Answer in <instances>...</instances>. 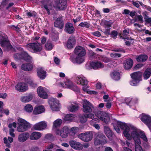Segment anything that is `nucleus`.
Listing matches in <instances>:
<instances>
[{
  "mask_svg": "<svg viewBox=\"0 0 151 151\" xmlns=\"http://www.w3.org/2000/svg\"><path fill=\"white\" fill-rule=\"evenodd\" d=\"M51 32L53 33L52 36V40L56 41L59 39L58 32L56 31L54 29H52Z\"/></svg>",
  "mask_w": 151,
  "mask_h": 151,
  "instance_id": "36",
  "label": "nucleus"
},
{
  "mask_svg": "<svg viewBox=\"0 0 151 151\" xmlns=\"http://www.w3.org/2000/svg\"><path fill=\"white\" fill-rule=\"evenodd\" d=\"M60 85L63 88H69L72 90L74 91L78 92L79 91V88L76 86L74 85L73 83L70 81H68L65 83V86L62 83H60Z\"/></svg>",
  "mask_w": 151,
  "mask_h": 151,
  "instance_id": "6",
  "label": "nucleus"
},
{
  "mask_svg": "<svg viewBox=\"0 0 151 151\" xmlns=\"http://www.w3.org/2000/svg\"><path fill=\"white\" fill-rule=\"evenodd\" d=\"M56 6L60 10L65 9L67 6L66 0H59L56 3Z\"/></svg>",
  "mask_w": 151,
  "mask_h": 151,
  "instance_id": "24",
  "label": "nucleus"
},
{
  "mask_svg": "<svg viewBox=\"0 0 151 151\" xmlns=\"http://www.w3.org/2000/svg\"><path fill=\"white\" fill-rule=\"evenodd\" d=\"M29 137V133L25 132L20 134L18 137V141L21 142L25 141Z\"/></svg>",
  "mask_w": 151,
  "mask_h": 151,
  "instance_id": "27",
  "label": "nucleus"
},
{
  "mask_svg": "<svg viewBox=\"0 0 151 151\" xmlns=\"http://www.w3.org/2000/svg\"><path fill=\"white\" fill-rule=\"evenodd\" d=\"M140 137L142 138L145 142L147 141V139L145 133L142 131H141L139 133V139Z\"/></svg>",
  "mask_w": 151,
  "mask_h": 151,
  "instance_id": "42",
  "label": "nucleus"
},
{
  "mask_svg": "<svg viewBox=\"0 0 151 151\" xmlns=\"http://www.w3.org/2000/svg\"><path fill=\"white\" fill-rule=\"evenodd\" d=\"M30 128V124L27 122L23 124H20L17 127V130L18 132H22L27 130Z\"/></svg>",
  "mask_w": 151,
  "mask_h": 151,
  "instance_id": "20",
  "label": "nucleus"
},
{
  "mask_svg": "<svg viewBox=\"0 0 151 151\" xmlns=\"http://www.w3.org/2000/svg\"><path fill=\"white\" fill-rule=\"evenodd\" d=\"M105 31L103 32L104 33V35H106V36L108 37L109 35H110V30L111 28L109 27H105Z\"/></svg>",
  "mask_w": 151,
  "mask_h": 151,
  "instance_id": "49",
  "label": "nucleus"
},
{
  "mask_svg": "<svg viewBox=\"0 0 151 151\" xmlns=\"http://www.w3.org/2000/svg\"><path fill=\"white\" fill-rule=\"evenodd\" d=\"M106 143V138L101 133H99L94 139V144L96 146L100 145H103Z\"/></svg>",
  "mask_w": 151,
  "mask_h": 151,
  "instance_id": "4",
  "label": "nucleus"
},
{
  "mask_svg": "<svg viewBox=\"0 0 151 151\" xmlns=\"http://www.w3.org/2000/svg\"><path fill=\"white\" fill-rule=\"evenodd\" d=\"M46 88L40 86L37 88V92L38 95L40 98L43 99L48 98V94L46 91Z\"/></svg>",
  "mask_w": 151,
  "mask_h": 151,
  "instance_id": "12",
  "label": "nucleus"
},
{
  "mask_svg": "<svg viewBox=\"0 0 151 151\" xmlns=\"http://www.w3.org/2000/svg\"><path fill=\"white\" fill-rule=\"evenodd\" d=\"M97 117L101 120L107 123L109 121V118L107 114L103 111H99L95 114Z\"/></svg>",
  "mask_w": 151,
  "mask_h": 151,
  "instance_id": "8",
  "label": "nucleus"
},
{
  "mask_svg": "<svg viewBox=\"0 0 151 151\" xmlns=\"http://www.w3.org/2000/svg\"><path fill=\"white\" fill-rule=\"evenodd\" d=\"M87 118H89L91 119H93L94 117V115L92 113H90L86 115Z\"/></svg>",
  "mask_w": 151,
  "mask_h": 151,
  "instance_id": "62",
  "label": "nucleus"
},
{
  "mask_svg": "<svg viewBox=\"0 0 151 151\" xmlns=\"http://www.w3.org/2000/svg\"><path fill=\"white\" fill-rule=\"evenodd\" d=\"M33 68V64L30 63H24L21 65L22 69L26 71H31Z\"/></svg>",
  "mask_w": 151,
  "mask_h": 151,
  "instance_id": "26",
  "label": "nucleus"
},
{
  "mask_svg": "<svg viewBox=\"0 0 151 151\" xmlns=\"http://www.w3.org/2000/svg\"><path fill=\"white\" fill-rule=\"evenodd\" d=\"M33 97V95L32 94L29 93L27 96L22 97L21 98V101L23 102H28L32 100Z\"/></svg>",
  "mask_w": 151,
  "mask_h": 151,
  "instance_id": "34",
  "label": "nucleus"
},
{
  "mask_svg": "<svg viewBox=\"0 0 151 151\" xmlns=\"http://www.w3.org/2000/svg\"><path fill=\"white\" fill-rule=\"evenodd\" d=\"M78 26H81L82 27H85L86 28H88L90 26V24L87 22H81L79 25Z\"/></svg>",
  "mask_w": 151,
  "mask_h": 151,
  "instance_id": "47",
  "label": "nucleus"
},
{
  "mask_svg": "<svg viewBox=\"0 0 151 151\" xmlns=\"http://www.w3.org/2000/svg\"><path fill=\"white\" fill-rule=\"evenodd\" d=\"M76 82L78 84L81 85L83 86V87L82 88L83 90L88 94L89 91L86 88L88 84V81L86 79L81 77H78L77 78Z\"/></svg>",
  "mask_w": 151,
  "mask_h": 151,
  "instance_id": "7",
  "label": "nucleus"
},
{
  "mask_svg": "<svg viewBox=\"0 0 151 151\" xmlns=\"http://www.w3.org/2000/svg\"><path fill=\"white\" fill-rule=\"evenodd\" d=\"M114 127L118 133H120L121 131L119 129L120 127L121 129L124 130L123 133L126 138L129 140L132 139L130 134H129L130 129L127 123L118 121L116 123V124L114 125Z\"/></svg>",
  "mask_w": 151,
  "mask_h": 151,
  "instance_id": "1",
  "label": "nucleus"
},
{
  "mask_svg": "<svg viewBox=\"0 0 151 151\" xmlns=\"http://www.w3.org/2000/svg\"><path fill=\"white\" fill-rule=\"evenodd\" d=\"M148 58V56L146 55L141 54L136 58V60L139 62H144L147 60Z\"/></svg>",
  "mask_w": 151,
  "mask_h": 151,
  "instance_id": "33",
  "label": "nucleus"
},
{
  "mask_svg": "<svg viewBox=\"0 0 151 151\" xmlns=\"http://www.w3.org/2000/svg\"><path fill=\"white\" fill-rule=\"evenodd\" d=\"M73 115L71 114H67L65 116L64 119L65 121H70L73 119Z\"/></svg>",
  "mask_w": 151,
  "mask_h": 151,
  "instance_id": "45",
  "label": "nucleus"
},
{
  "mask_svg": "<svg viewBox=\"0 0 151 151\" xmlns=\"http://www.w3.org/2000/svg\"><path fill=\"white\" fill-rule=\"evenodd\" d=\"M133 63V60L131 58L126 59L125 62L124 63V67L126 70L130 69L132 67Z\"/></svg>",
  "mask_w": 151,
  "mask_h": 151,
  "instance_id": "28",
  "label": "nucleus"
},
{
  "mask_svg": "<svg viewBox=\"0 0 151 151\" xmlns=\"http://www.w3.org/2000/svg\"><path fill=\"white\" fill-rule=\"evenodd\" d=\"M130 76L132 80L130 83L132 86H137L139 82L142 80V73L140 71L134 72L132 73Z\"/></svg>",
  "mask_w": 151,
  "mask_h": 151,
  "instance_id": "3",
  "label": "nucleus"
},
{
  "mask_svg": "<svg viewBox=\"0 0 151 151\" xmlns=\"http://www.w3.org/2000/svg\"><path fill=\"white\" fill-rule=\"evenodd\" d=\"M8 37L4 33L0 31V45H3L8 42Z\"/></svg>",
  "mask_w": 151,
  "mask_h": 151,
  "instance_id": "25",
  "label": "nucleus"
},
{
  "mask_svg": "<svg viewBox=\"0 0 151 151\" xmlns=\"http://www.w3.org/2000/svg\"><path fill=\"white\" fill-rule=\"evenodd\" d=\"M69 132V129L68 127L66 126L64 127L61 131L58 130L57 133H60V136L63 138H66L68 135Z\"/></svg>",
  "mask_w": 151,
  "mask_h": 151,
  "instance_id": "22",
  "label": "nucleus"
},
{
  "mask_svg": "<svg viewBox=\"0 0 151 151\" xmlns=\"http://www.w3.org/2000/svg\"><path fill=\"white\" fill-rule=\"evenodd\" d=\"M14 129L11 128L9 129V134L12 137H14L15 135V134L14 133Z\"/></svg>",
  "mask_w": 151,
  "mask_h": 151,
  "instance_id": "57",
  "label": "nucleus"
},
{
  "mask_svg": "<svg viewBox=\"0 0 151 151\" xmlns=\"http://www.w3.org/2000/svg\"><path fill=\"white\" fill-rule=\"evenodd\" d=\"M75 54L80 56H84L86 54V51L83 47L81 46H76L74 50Z\"/></svg>",
  "mask_w": 151,
  "mask_h": 151,
  "instance_id": "15",
  "label": "nucleus"
},
{
  "mask_svg": "<svg viewBox=\"0 0 151 151\" xmlns=\"http://www.w3.org/2000/svg\"><path fill=\"white\" fill-rule=\"evenodd\" d=\"M27 83L31 86L34 88H35L37 86V84L35 83L33 81L30 79L27 80Z\"/></svg>",
  "mask_w": 151,
  "mask_h": 151,
  "instance_id": "39",
  "label": "nucleus"
},
{
  "mask_svg": "<svg viewBox=\"0 0 151 151\" xmlns=\"http://www.w3.org/2000/svg\"><path fill=\"white\" fill-rule=\"evenodd\" d=\"M151 75V68H147L144 72L143 77L144 79H147Z\"/></svg>",
  "mask_w": 151,
  "mask_h": 151,
  "instance_id": "35",
  "label": "nucleus"
},
{
  "mask_svg": "<svg viewBox=\"0 0 151 151\" xmlns=\"http://www.w3.org/2000/svg\"><path fill=\"white\" fill-rule=\"evenodd\" d=\"M79 107L78 104H72L70 106V111L71 112H74L78 109Z\"/></svg>",
  "mask_w": 151,
  "mask_h": 151,
  "instance_id": "41",
  "label": "nucleus"
},
{
  "mask_svg": "<svg viewBox=\"0 0 151 151\" xmlns=\"http://www.w3.org/2000/svg\"><path fill=\"white\" fill-rule=\"evenodd\" d=\"M87 117L85 116L82 115L80 117V122L82 123H85L87 121Z\"/></svg>",
  "mask_w": 151,
  "mask_h": 151,
  "instance_id": "51",
  "label": "nucleus"
},
{
  "mask_svg": "<svg viewBox=\"0 0 151 151\" xmlns=\"http://www.w3.org/2000/svg\"><path fill=\"white\" fill-rule=\"evenodd\" d=\"M82 57L78 56L76 57V61L77 63H81L83 62L84 60Z\"/></svg>",
  "mask_w": 151,
  "mask_h": 151,
  "instance_id": "52",
  "label": "nucleus"
},
{
  "mask_svg": "<svg viewBox=\"0 0 151 151\" xmlns=\"http://www.w3.org/2000/svg\"><path fill=\"white\" fill-rule=\"evenodd\" d=\"M24 60L27 62H31L32 61V58L29 55L24 58Z\"/></svg>",
  "mask_w": 151,
  "mask_h": 151,
  "instance_id": "58",
  "label": "nucleus"
},
{
  "mask_svg": "<svg viewBox=\"0 0 151 151\" xmlns=\"http://www.w3.org/2000/svg\"><path fill=\"white\" fill-rule=\"evenodd\" d=\"M118 32L116 30H113L111 31L110 34L111 37L113 38L114 39H115L118 35Z\"/></svg>",
  "mask_w": 151,
  "mask_h": 151,
  "instance_id": "48",
  "label": "nucleus"
},
{
  "mask_svg": "<svg viewBox=\"0 0 151 151\" xmlns=\"http://www.w3.org/2000/svg\"><path fill=\"white\" fill-rule=\"evenodd\" d=\"M143 65V64L142 63L138 64L135 66L134 68V69L135 70H137L142 67Z\"/></svg>",
  "mask_w": 151,
  "mask_h": 151,
  "instance_id": "61",
  "label": "nucleus"
},
{
  "mask_svg": "<svg viewBox=\"0 0 151 151\" xmlns=\"http://www.w3.org/2000/svg\"><path fill=\"white\" fill-rule=\"evenodd\" d=\"M25 110L28 113H30L33 110V107L31 105L28 104H27L24 108Z\"/></svg>",
  "mask_w": 151,
  "mask_h": 151,
  "instance_id": "40",
  "label": "nucleus"
},
{
  "mask_svg": "<svg viewBox=\"0 0 151 151\" xmlns=\"http://www.w3.org/2000/svg\"><path fill=\"white\" fill-rule=\"evenodd\" d=\"M104 24L105 26V27H106L107 28H110L111 27V24H110V22L108 21H105Z\"/></svg>",
  "mask_w": 151,
  "mask_h": 151,
  "instance_id": "64",
  "label": "nucleus"
},
{
  "mask_svg": "<svg viewBox=\"0 0 151 151\" xmlns=\"http://www.w3.org/2000/svg\"><path fill=\"white\" fill-rule=\"evenodd\" d=\"M114 51L115 52H122L124 53L125 50L122 48H116L114 50Z\"/></svg>",
  "mask_w": 151,
  "mask_h": 151,
  "instance_id": "55",
  "label": "nucleus"
},
{
  "mask_svg": "<svg viewBox=\"0 0 151 151\" xmlns=\"http://www.w3.org/2000/svg\"><path fill=\"white\" fill-rule=\"evenodd\" d=\"M78 137L83 141L88 142L92 139L93 135L91 132L89 131L80 134L78 135Z\"/></svg>",
  "mask_w": 151,
  "mask_h": 151,
  "instance_id": "5",
  "label": "nucleus"
},
{
  "mask_svg": "<svg viewBox=\"0 0 151 151\" xmlns=\"http://www.w3.org/2000/svg\"><path fill=\"white\" fill-rule=\"evenodd\" d=\"M2 47H6L8 50H12L13 48L12 46L9 43V42L8 41V42L6 44L4 45H1Z\"/></svg>",
  "mask_w": 151,
  "mask_h": 151,
  "instance_id": "46",
  "label": "nucleus"
},
{
  "mask_svg": "<svg viewBox=\"0 0 151 151\" xmlns=\"http://www.w3.org/2000/svg\"><path fill=\"white\" fill-rule=\"evenodd\" d=\"M45 49L47 50H51L53 47L52 44L50 42H47L45 45Z\"/></svg>",
  "mask_w": 151,
  "mask_h": 151,
  "instance_id": "43",
  "label": "nucleus"
},
{
  "mask_svg": "<svg viewBox=\"0 0 151 151\" xmlns=\"http://www.w3.org/2000/svg\"><path fill=\"white\" fill-rule=\"evenodd\" d=\"M48 103L53 111H58L59 110V102L56 99L50 98L49 100Z\"/></svg>",
  "mask_w": 151,
  "mask_h": 151,
  "instance_id": "9",
  "label": "nucleus"
},
{
  "mask_svg": "<svg viewBox=\"0 0 151 151\" xmlns=\"http://www.w3.org/2000/svg\"><path fill=\"white\" fill-rule=\"evenodd\" d=\"M43 7L46 10L47 12V13L48 15H50V12L49 9L47 5L46 4H44L43 6Z\"/></svg>",
  "mask_w": 151,
  "mask_h": 151,
  "instance_id": "59",
  "label": "nucleus"
},
{
  "mask_svg": "<svg viewBox=\"0 0 151 151\" xmlns=\"http://www.w3.org/2000/svg\"><path fill=\"white\" fill-rule=\"evenodd\" d=\"M64 31L67 33L71 34L74 33L75 29L72 23L67 22L65 24Z\"/></svg>",
  "mask_w": 151,
  "mask_h": 151,
  "instance_id": "16",
  "label": "nucleus"
},
{
  "mask_svg": "<svg viewBox=\"0 0 151 151\" xmlns=\"http://www.w3.org/2000/svg\"><path fill=\"white\" fill-rule=\"evenodd\" d=\"M99 119L98 118H93L91 121V124H96V123L99 122Z\"/></svg>",
  "mask_w": 151,
  "mask_h": 151,
  "instance_id": "56",
  "label": "nucleus"
},
{
  "mask_svg": "<svg viewBox=\"0 0 151 151\" xmlns=\"http://www.w3.org/2000/svg\"><path fill=\"white\" fill-rule=\"evenodd\" d=\"M90 64L91 67L94 70L101 69L104 67V63L98 60L92 61Z\"/></svg>",
  "mask_w": 151,
  "mask_h": 151,
  "instance_id": "13",
  "label": "nucleus"
},
{
  "mask_svg": "<svg viewBox=\"0 0 151 151\" xmlns=\"http://www.w3.org/2000/svg\"><path fill=\"white\" fill-rule=\"evenodd\" d=\"M16 89L19 92H25L28 89V86L27 84L23 82L18 83L15 86Z\"/></svg>",
  "mask_w": 151,
  "mask_h": 151,
  "instance_id": "19",
  "label": "nucleus"
},
{
  "mask_svg": "<svg viewBox=\"0 0 151 151\" xmlns=\"http://www.w3.org/2000/svg\"><path fill=\"white\" fill-rule=\"evenodd\" d=\"M26 47L29 51L35 53L40 52L42 49V45L38 42L29 43L26 45Z\"/></svg>",
  "mask_w": 151,
  "mask_h": 151,
  "instance_id": "2",
  "label": "nucleus"
},
{
  "mask_svg": "<svg viewBox=\"0 0 151 151\" xmlns=\"http://www.w3.org/2000/svg\"><path fill=\"white\" fill-rule=\"evenodd\" d=\"M123 144L125 146H127V147H131L132 146V144H131L128 140H126L125 143L124 142Z\"/></svg>",
  "mask_w": 151,
  "mask_h": 151,
  "instance_id": "63",
  "label": "nucleus"
},
{
  "mask_svg": "<svg viewBox=\"0 0 151 151\" xmlns=\"http://www.w3.org/2000/svg\"><path fill=\"white\" fill-rule=\"evenodd\" d=\"M64 22L62 20V17L59 16L57 18L54 23V26L55 27L62 29L64 27Z\"/></svg>",
  "mask_w": 151,
  "mask_h": 151,
  "instance_id": "18",
  "label": "nucleus"
},
{
  "mask_svg": "<svg viewBox=\"0 0 151 151\" xmlns=\"http://www.w3.org/2000/svg\"><path fill=\"white\" fill-rule=\"evenodd\" d=\"M141 120L142 122L147 125L151 121V117L148 115H143L141 118Z\"/></svg>",
  "mask_w": 151,
  "mask_h": 151,
  "instance_id": "32",
  "label": "nucleus"
},
{
  "mask_svg": "<svg viewBox=\"0 0 151 151\" xmlns=\"http://www.w3.org/2000/svg\"><path fill=\"white\" fill-rule=\"evenodd\" d=\"M45 111V109L44 106H40L36 107L34 109L33 113L34 114H38L43 113Z\"/></svg>",
  "mask_w": 151,
  "mask_h": 151,
  "instance_id": "31",
  "label": "nucleus"
},
{
  "mask_svg": "<svg viewBox=\"0 0 151 151\" xmlns=\"http://www.w3.org/2000/svg\"><path fill=\"white\" fill-rule=\"evenodd\" d=\"M37 75L41 80H44L47 76V72L42 67H39L37 69Z\"/></svg>",
  "mask_w": 151,
  "mask_h": 151,
  "instance_id": "14",
  "label": "nucleus"
},
{
  "mask_svg": "<svg viewBox=\"0 0 151 151\" xmlns=\"http://www.w3.org/2000/svg\"><path fill=\"white\" fill-rule=\"evenodd\" d=\"M110 75L111 78L115 81H118L120 78V73L116 70L111 73Z\"/></svg>",
  "mask_w": 151,
  "mask_h": 151,
  "instance_id": "30",
  "label": "nucleus"
},
{
  "mask_svg": "<svg viewBox=\"0 0 151 151\" xmlns=\"http://www.w3.org/2000/svg\"><path fill=\"white\" fill-rule=\"evenodd\" d=\"M107 137L110 139H112V137L114 135L113 133L112 132L111 130L110 129L108 132L105 133Z\"/></svg>",
  "mask_w": 151,
  "mask_h": 151,
  "instance_id": "50",
  "label": "nucleus"
},
{
  "mask_svg": "<svg viewBox=\"0 0 151 151\" xmlns=\"http://www.w3.org/2000/svg\"><path fill=\"white\" fill-rule=\"evenodd\" d=\"M134 19L135 21L137 20V21L139 22L140 23H142L143 22V17L141 15H136Z\"/></svg>",
  "mask_w": 151,
  "mask_h": 151,
  "instance_id": "44",
  "label": "nucleus"
},
{
  "mask_svg": "<svg viewBox=\"0 0 151 151\" xmlns=\"http://www.w3.org/2000/svg\"><path fill=\"white\" fill-rule=\"evenodd\" d=\"M83 111L84 112L91 113L92 111V108H93L92 104L86 100H85L83 103Z\"/></svg>",
  "mask_w": 151,
  "mask_h": 151,
  "instance_id": "10",
  "label": "nucleus"
},
{
  "mask_svg": "<svg viewBox=\"0 0 151 151\" xmlns=\"http://www.w3.org/2000/svg\"><path fill=\"white\" fill-rule=\"evenodd\" d=\"M30 151H41L37 146H32L29 149Z\"/></svg>",
  "mask_w": 151,
  "mask_h": 151,
  "instance_id": "53",
  "label": "nucleus"
},
{
  "mask_svg": "<svg viewBox=\"0 0 151 151\" xmlns=\"http://www.w3.org/2000/svg\"><path fill=\"white\" fill-rule=\"evenodd\" d=\"M41 136V133L38 132H34L31 134L29 138L31 140H35L40 139Z\"/></svg>",
  "mask_w": 151,
  "mask_h": 151,
  "instance_id": "29",
  "label": "nucleus"
},
{
  "mask_svg": "<svg viewBox=\"0 0 151 151\" xmlns=\"http://www.w3.org/2000/svg\"><path fill=\"white\" fill-rule=\"evenodd\" d=\"M69 143L71 147L75 150H80L83 148L82 144L75 141H70Z\"/></svg>",
  "mask_w": 151,
  "mask_h": 151,
  "instance_id": "21",
  "label": "nucleus"
},
{
  "mask_svg": "<svg viewBox=\"0 0 151 151\" xmlns=\"http://www.w3.org/2000/svg\"><path fill=\"white\" fill-rule=\"evenodd\" d=\"M76 43V40L75 37L73 36H70L67 42L66 47L68 49H71L73 48Z\"/></svg>",
  "mask_w": 151,
  "mask_h": 151,
  "instance_id": "17",
  "label": "nucleus"
},
{
  "mask_svg": "<svg viewBox=\"0 0 151 151\" xmlns=\"http://www.w3.org/2000/svg\"><path fill=\"white\" fill-rule=\"evenodd\" d=\"M47 126L46 123L42 121L35 124L33 126L34 129L37 130H42L45 128Z\"/></svg>",
  "mask_w": 151,
  "mask_h": 151,
  "instance_id": "23",
  "label": "nucleus"
},
{
  "mask_svg": "<svg viewBox=\"0 0 151 151\" xmlns=\"http://www.w3.org/2000/svg\"><path fill=\"white\" fill-rule=\"evenodd\" d=\"M62 123V120L61 119H58L53 122V128H56L60 126Z\"/></svg>",
  "mask_w": 151,
  "mask_h": 151,
  "instance_id": "38",
  "label": "nucleus"
},
{
  "mask_svg": "<svg viewBox=\"0 0 151 151\" xmlns=\"http://www.w3.org/2000/svg\"><path fill=\"white\" fill-rule=\"evenodd\" d=\"M129 29H124L122 35L125 37H127L129 34Z\"/></svg>",
  "mask_w": 151,
  "mask_h": 151,
  "instance_id": "54",
  "label": "nucleus"
},
{
  "mask_svg": "<svg viewBox=\"0 0 151 151\" xmlns=\"http://www.w3.org/2000/svg\"><path fill=\"white\" fill-rule=\"evenodd\" d=\"M92 34L94 36L99 37L101 35L100 32L99 31H96L92 33Z\"/></svg>",
  "mask_w": 151,
  "mask_h": 151,
  "instance_id": "60",
  "label": "nucleus"
},
{
  "mask_svg": "<svg viewBox=\"0 0 151 151\" xmlns=\"http://www.w3.org/2000/svg\"><path fill=\"white\" fill-rule=\"evenodd\" d=\"M128 126L129 128L130 127L132 130H133L131 133V136L130 135V136L131 138H132V137L134 140L135 143L136 142V141H137V139L140 140L139 139V133L137 132V129L136 127L132 125L129 124Z\"/></svg>",
  "mask_w": 151,
  "mask_h": 151,
  "instance_id": "11",
  "label": "nucleus"
},
{
  "mask_svg": "<svg viewBox=\"0 0 151 151\" xmlns=\"http://www.w3.org/2000/svg\"><path fill=\"white\" fill-rule=\"evenodd\" d=\"M141 144L140 140L137 139V141H136L135 144V151H144L142 149L141 146L140 145Z\"/></svg>",
  "mask_w": 151,
  "mask_h": 151,
  "instance_id": "37",
  "label": "nucleus"
}]
</instances>
